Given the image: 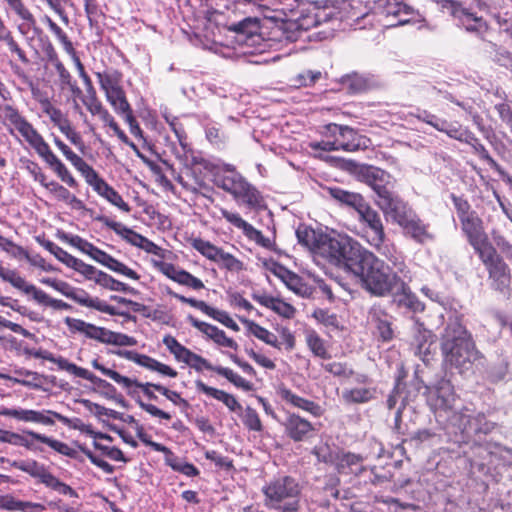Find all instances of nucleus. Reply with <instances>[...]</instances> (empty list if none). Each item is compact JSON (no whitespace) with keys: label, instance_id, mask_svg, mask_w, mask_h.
I'll return each instance as SVG.
<instances>
[{"label":"nucleus","instance_id":"6e6d98bb","mask_svg":"<svg viewBox=\"0 0 512 512\" xmlns=\"http://www.w3.org/2000/svg\"><path fill=\"white\" fill-rule=\"evenodd\" d=\"M417 334L415 335L416 350L418 356L426 355L429 352V346L432 343V333L424 329L421 325H416Z\"/></svg>","mask_w":512,"mask_h":512},{"label":"nucleus","instance_id":"412c9836","mask_svg":"<svg viewBox=\"0 0 512 512\" xmlns=\"http://www.w3.org/2000/svg\"><path fill=\"white\" fill-rule=\"evenodd\" d=\"M377 206L382 210L387 219L401 225L411 214L407 205L395 195L391 189L384 192L380 198L376 199Z\"/></svg>","mask_w":512,"mask_h":512},{"label":"nucleus","instance_id":"37998d69","mask_svg":"<svg viewBox=\"0 0 512 512\" xmlns=\"http://www.w3.org/2000/svg\"><path fill=\"white\" fill-rule=\"evenodd\" d=\"M329 193L333 199L353 207L357 212L366 203L360 194L349 192L341 188H330Z\"/></svg>","mask_w":512,"mask_h":512},{"label":"nucleus","instance_id":"4be33fe9","mask_svg":"<svg viewBox=\"0 0 512 512\" xmlns=\"http://www.w3.org/2000/svg\"><path fill=\"white\" fill-rule=\"evenodd\" d=\"M187 319L194 328L201 332L207 340L212 341L216 346L229 348L234 351L238 349V343L233 338L227 336L225 331L219 329L217 326L200 321L193 316H188Z\"/></svg>","mask_w":512,"mask_h":512},{"label":"nucleus","instance_id":"4d7b16f0","mask_svg":"<svg viewBox=\"0 0 512 512\" xmlns=\"http://www.w3.org/2000/svg\"><path fill=\"white\" fill-rule=\"evenodd\" d=\"M98 118L103 122L104 126H108L110 129L113 130V132L117 135L121 142L128 145L132 149L137 150L136 145L128 139L124 131L120 129L114 117L107 109Z\"/></svg>","mask_w":512,"mask_h":512},{"label":"nucleus","instance_id":"f3484780","mask_svg":"<svg viewBox=\"0 0 512 512\" xmlns=\"http://www.w3.org/2000/svg\"><path fill=\"white\" fill-rule=\"evenodd\" d=\"M460 224L463 234L477 255L493 247L484 230L483 221L477 213L460 220Z\"/></svg>","mask_w":512,"mask_h":512},{"label":"nucleus","instance_id":"c85d7f7f","mask_svg":"<svg viewBox=\"0 0 512 512\" xmlns=\"http://www.w3.org/2000/svg\"><path fill=\"white\" fill-rule=\"evenodd\" d=\"M278 394L285 402L296 408L306 411L315 417H320L323 413L322 408L317 403L298 396L285 387L279 388Z\"/></svg>","mask_w":512,"mask_h":512},{"label":"nucleus","instance_id":"864d4df0","mask_svg":"<svg viewBox=\"0 0 512 512\" xmlns=\"http://www.w3.org/2000/svg\"><path fill=\"white\" fill-rule=\"evenodd\" d=\"M131 396H135L138 390H141L145 396L150 400H156L157 396L154 393V383L151 382H138L136 379L129 378L127 385H120Z\"/></svg>","mask_w":512,"mask_h":512},{"label":"nucleus","instance_id":"dca6fc26","mask_svg":"<svg viewBox=\"0 0 512 512\" xmlns=\"http://www.w3.org/2000/svg\"><path fill=\"white\" fill-rule=\"evenodd\" d=\"M31 355L34 356L35 358H40V359L50 361V362L56 364L58 369L63 370L75 377L85 379L98 387L106 388V387L110 386V384L106 380H103V379L97 377L96 375L91 373L86 368L77 366L76 364L68 361L64 357H61V356L55 357L51 352H49L47 350L33 351V352H31Z\"/></svg>","mask_w":512,"mask_h":512},{"label":"nucleus","instance_id":"603ef678","mask_svg":"<svg viewBox=\"0 0 512 512\" xmlns=\"http://www.w3.org/2000/svg\"><path fill=\"white\" fill-rule=\"evenodd\" d=\"M216 373L226 378L237 388H240L244 391H251L253 389V384L250 381L246 380L228 367L220 366L217 368Z\"/></svg>","mask_w":512,"mask_h":512},{"label":"nucleus","instance_id":"473e14b6","mask_svg":"<svg viewBox=\"0 0 512 512\" xmlns=\"http://www.w3.org/2000/svg\"><path fill=\"white\" fill-rule=\"evenodd\" d=\"M336 468L340 474L358 475L363 470V458L354 453H341L336 457Z\"/></svg>","mask_w":512,"mask_h":512},{"label":"nucleus","instance_id":"2eb2a0df","mask_svg":"<svg viewBox=\"0 0 512 512\" xmlns=\"http://www.w3.org/2000/svg\"><path fill=\"white\" fill-rule=\"evenodd\" d=\"M481 262L486 267L489 278L493 282V287L497 290H504L510 283V272L507 264L497 253L495 247L486 249L478 255Z\"/></svg>","mask_w":512,"mask_h":512},{"label":"nucleus","instance_id":"f257e3e1","mask_svg":"<svg viewBox=\"0 0 512 512\" xmlns=\"http://www.w3.org/2000/svg\"><path fill=\"white\" fill-rule=\"evenodd\" d=\"M296 236L315 255L359 277L363 287L373 295L389 294L398 282L396 273L383 260L347 234L301 226Z\"/></svg>","mask_w":512,"mask_h":512},{"label":"nucleus","instance_id":"a878e982","mask_svg":"<svg viewBox=\"0 0 512 512\" xmlns=\"http://www.w3.org/2000/svg\"><path fill=\"white\" fill-rule=\"evenodd\" d=\"M56 418L60 422L67 424L69 419L58 412L52 410H32L18 408L16 420L22 422L39 423L43 425H53Z\"/></svg>","mask_w":512,"mask_h":512},{"label":"nucleus","instance_id":"49530a36","mask_svg":"<svg viewBox=\"0 0 512 512\" xmlns=\"http://www.w3.org/2000/svg\"><path fill=\"white\" fill-rule=\"evenodd\" d=\"M191 246L199 252L206 259L216 262L220 255L222 248L214 245L208 240H204L200 237L192 238L190 240Z\"/></svg>","mask_w":512,"mask_h":512},{"label":"nucleus","instance_id":"cd10ccee","mask_svg":"<svg viewBox=\"0 0 512 512\" xmlns=\"http://www.w3.org/2000/svg\"><path fill=\"white\" fill-rule=\"evenodd\" d=\"M195 387L198 392L222 402L231 412L239 413L242 411V406L234 395L224 390L208 386L201 380L195 381Z\"/></svg>","mask_w":512,"mask_h":512},{"label":"nucleus","instance_id":"9d476101","mask_svg":"<svg viewBox=\"0 0 512 512\" xmlns=\"http://www.w3.org/2000/svg\"><path fill=\"white\" fill-rule=\"evenodd\" d=\"M65 324L72 333L82 334L86 338L98 341L102 344L114 346H135L137 344V340L132 336L114 332L81 319L67 317Z\"/></svg>","mask_w":512,"mask_h":512},{"label":"nucleus","instance_id":"423d86ee","mask_svg":"<svg viewBox=\"0 0 512 512\" xmlns=\"http://www.w3.org/2000/svg\"><path fill=\"white\" fill-rule=\"evenodd\" d=\"M321 139L311 141L308 146L313 151H346L355 152L367 147L368 139L360 135L355 129L336 123H329L319 130Z\"/></svg>","mask_w":512,"mask_h":512},{"label":"nucleus","instance_id":"ea45409f","mask_svg":"<svg viewBox=\"0 0 512 512\" xmlns=\"http://www.w3.org/2000/svg\"><path fill=\"white\" fill-rule=\"evenodd\" d=\"M105 98L115 113L120 116H124L132 111L123 87L106 93Z\"/></svg>","mask_w":512,"mask_h":512},{"label":"nucleus","instance_id":"09e8293b","mask_svg":"<svg viewBox=\"0 0 512 512\" xmlns=\"http://www.w3.org/2000/svg\"><path fill=\"white\" fill-rule=\"evenodd\" d=\"M67 242L97 262L103 250L78 235L66 237Z\"/></svg>","mask_w":512,"mask_h":512},{"label":"nucleus","instance_id":"bb28decb","mask_svg":"<svg viewBox=\"0 0 512 512\" xmlns=\"http://www.w3.org/2000/svg\"><path fill=\"white\" fill-rule=\"evenodd\" d=\"M361 175L366 183L374 190L377 198H380L384 192L389 191L390 175L384 170L374 166H364L361 169Z\"/></svg>","mask_w":512,"mask_h":512},{"label":"nucleus","instance_id":"20e7f679","mask_svg":"<svg viewBox=\"0 0 512 512\" xmlns=\"http://www.w3.org/2000/svg\"><path fill=\"white\" fill-rule=\"evenodd\" d=\"M3 122H8L34 149L37 155L53 170L56 176L67 186L76 188L78 182L66 165L53 153L48 143L36 128L11 105L3 110Z\"/></svg>","mask_w":512,"mask_h":512},{"label":"nucleus","instance_id":"1a4fd4ad","mask_svg":"<svg viewBox=\"0 0 512 512\" xmlns=\"http://www.w3.org/2000/svg\"><path fill=\"white\" fill-rule=\"evenodd\" d=\"M264 504L269 509L295 512L299 508L301 487L290 476H281L262 487Z\"/></svg>","mask_w":512,"mask_h":512},{"label":"nucleus","instance_id":"72a5a7b5","mask_svg":"<svg viewBox=\"0 0 512 512\" xmlns=\"http://www.w3.org/2000/svg\"><path fill=\"white\" fill-rule=\"evenodd\" d=\"M242 322L245 324L247 331L255 338L278 350L281 349V343L273 332L252 320H242Z\"/></svg>","mask_w":512,"mask_h":512},{"label":"nucleus","instance_id":"39448f33","mask_svg":"<svg viewBox=\"0 0 512 512\" xmlns=\"http://www.w3.org/2000/svg\"><path fill=\"white\" fill-rule=\"evenodd\" d=\"M444 362L463 372L469 365L482 358L476 349L471 333L456 318L446 325L441 338Z\"/></svg>","mask_w":512,"mask_h":512},{"label":"nucleus","instance_id":"393cba45","mask_svg":"<svg viewBox=\"0 0 512 512\" xmlns=\"http://www.w3.org/2000/svg\"><path fill=\"white\" fill-rule=\"evenodd\" d=\"M252 298L261 306L272 310L285 319H292L296 314L295 307L279 297H274L264 292H256L252 294Z\"/></svg>","mask_w":512,"mask_h":512},{"label":"nucleus","instance_id":"2f4dec72","mask_svg":"<svg viewBox=\"0 0 512 512\" xmlns=\"http://www.w3.org/2000/svg\"><path fill=\"white\" fill-rule=\"evenodd\" d=\"M455 19L466 31L476 33L477 35L484 34L488 29V26L482 17L477 16L475 13L463 6L459 10Z\"/></svg>","mask_w":512,"mask_h":512},{"label":"nucleus","instance_id":"a18cd8bd","mask_svg":"<svg viewBox=\"0 0 512 512\" xmlns=\"http://www.w3.org/2000/svg\"><path fill=\"white\" fill-rule=\"evenodd\" d=\"M375 392L373 387L350 388L342 392V398L346 403H365L374 398Z\"/></svg>","mask_w":512,"mask_h":512},{"label":"nucleus","instance_id":"13d9d810","mask_svg":"<svg viewBox=\"0 0 512 512\" xmlns=\"http://www.w3.org/2000/svg\"><path fill=\"white\" fill-rule=\"evenodd\" d=\"M0 41H4L11 52L15 53L19 60L23 63L27 62L26 55L24 51L19 47V45L14 41L11 32L4 25L2 19L0 18Z\"/></svg>","mask_w":512,"mask_h":512},{"label":"nucleus","instance_id":"680f3d73","mask_svg":"<svg viewBox=\"0 0 512 512\" xmlns=\"http://www.w3.org/2000/svg\"><path fill=\"white\" fill-rule=\"evenodd\" d=\"M41 245L47 251H49L51 254H53L57 258V260L62 262L67 267H70L73 260L75 259V257L73 255H71L70 253H68L63 248H61L60 246H58L57 244H55L54 242H52L50 240L43 241L41 243Z\"/></svg>","mask_w":512,"mask_h":512},{"label":"nucleus","instance_id":"aec40b11","mask_svg":"<svg viewBox=\"0 0 512 512\" xmlns=\"http://www.w3.org/2000/svg\"><path fill=\"white\" fill-rule=\"evenodd\" d=\"M114 355L129 360L141 367H144L150 371L159 373L162 376L175 378L178 372L171 366L164 364L148 355L140 354L132 350H116L112 352Z\"/></svg>","mask_w":512,"mask_h":512},{"label":"nucleus","instance_id":"58836bf2","mask_svg":"<svg viewBox=\"0 0 512 512\" xmlns=\"http://www.w3.org/2000/svg\"><path fill=\"white\" fill-rule=\"evenodd\" d=\"M97 439L111 441V437L109 435L102 433L96 434L95 441L93 442L94 447L112 461L123 463H127L129 461V459L125 457L124 453L119 448L103 444Z\"/></svg>","mask_w":512,"mask_h":512},{"label":"nucleus","instance_id":"ddd939ff","mask_svg":"<svg viewBox=\"0 0 512 512\" xmlns=\"http://www.w3.org/2000/svg\"><path fill=\"white\" fill-rule=\"evenodd\" d=\"M359 220L366 225L362 237L377 251L385 254V232L379 214L365 203L357 212Z\"/></svg>","mask_w":512,"mask_h":512},{"label":"nucleus","instance_id":"774afa93","mask_svg":"<svg viewBox=\"0 0 512 512\" xmlns=\"http://www.w3.org/2000/svg\"><path fill=\"white\" fill-rule=\"evenodd\" d=\"M217 263L220 267L233 272H239L243 269V263L232 254L225 252L223 249L217 258Z\"/></svg>","mask_w":512,"mask_h":512},{"label":"nucleus","instance_id":"e2e57ef3","mask_svg":"<svg viewBox=\"0 0 512 512\" xmlns=\"http://www.w3.org/2000/svg\"><path fill=\"white\" fill-rule=\"evenodd\" d=\"M206 315L211 317L212 319L218 321L225 327L233 330L234 332H238L240 330L239 325L224 310H219L217 308L210 306Z\"/></svg>","mask_w":512,"mask_h":512},{"label":"nucleus","instance_id":"7c9ffc66","mask_svg":"<svg viewBox=\"0 0 512 512\" xmlns=\"http://www.w3.org/2000/svg\"><path fill=\"white\" fill-rule=\"evenodd\" d=\"M400 226L419 243H426L434 238L433 234L428 230V225L415 215L410 214Z\"/></svg>","mask_w":512,"mask_h":512},{"label":"nucleus","instance_id":"4c0bfd02","mask_svg":"<svg viewBox=\"0 0 512 512\" xmlns=\"http://www.w3.org/2000/svg\"><path fill=\"white\" fill-rule=\"evenodd\" d=\"M6 5L9 11L13 12L20 20H22V24L19 26V29L22 32H24V29L34 27L35 18L22 0H10Z\"/></svg>","mask_w":512,"mask_h":512},{"label":"nucleus","instance_id":"de8ad7c7","mask_svg":"<svg viewBox=\"0 0 512 512\" xmlns=\"http://www.w3.org/2000/svg\"><path fill=\"white\" fill-rule=\"evenodd\" d=\"M305 340L314 356L322 359L330 357L324 340L314 330L305 331Z\"/></svg>","mask_w":512,"mask_h":512},{"label":"nucleus","instance_id":"f8f14e48","mask_svg":"<svg viewBox=\"0 0 512 512\" xmlns=\"http://www.w3.org/2000/svg\"><path fill=\"white\" fill-rule=\"evenodd\" d=\"M335 21L325 9H316L314 12L301 15L297 19H287L282 23V30L287 40L296 41L303 31H308L324 22Z\"/></svg>","mask_w":512,"mask_h":512},{"label":"nucleus","instance_id":"79ce46f5","mask_svg":"<svg viewBox=\"0 0 512 512\" xmlns=\"http://www.w3.org/2000/svg\"><path fill=\"white\" fill-rule=\"evenodd\" d=\"M38 480L42 484H44L46 487L58 492L59 494L68 495L70 497L78 496L76 491L72 487H70L69 485L60 481L57 477H55L53 474H51L46 468L43 470V472Z\"/></svg>","mask_w":512,"mask_h":512},{"label":"nucleus","instance_id":"bf43d9fd","mask_svg":"<svg viewBox=\"0 0 512 512\" xmlns=\"http://www.w3.org/2000/svg\"><path fill=\"white\" fill-rule=\"evenodd\" d=\"M69 268L81 274L85 279L94 281L95 283H97V279L102 272L101 270L96 269L94 266L87 264L76 257Z\"/></svg>","mask_w":512,"mask_h":512},{"label":"nucleus","instance_id":"338daca9","mask_svg":"<svg viewBox=\"0 0 512 512\" xmlns=\"http://www.w3.org/2000/svg\"><path fill=\"white\" fill-rule=\"evenodd\" d=\"M102 288L108 289L110 291H116V292H127L129 287L127 284L116 280L109 274L105 272H101L99 278L97 279V283Z\"/></svg>","mask_w":512,"mask_h":512},{"label":"nucleus","instance_id":"c9c22d12","mask_svg":"<svg viewBox=\"0 0 512 512\" xmlns=\"http://www.w3.org/2000/svg\"><path fill=\"white\" fill-rule=\"evenodd\" d=\"M25 433L27 436H30L32 440L46 444L51 449H53L54 451L58 452L61 455L68 456L71 458L76 457V451L64 442L53 439L44 434L34 432L32 430H28Z\"/></svg>","mask_w":512,"mask_h":512},{"label":"nucleus","instance_id":"c756f323","mask_svg":"<svg viewBox=\"0 0 512 512\" xmlns=\"http://www.w3.org/2000/svg\"><path fill=\"white\" fill-rule=\"evenodd\" d=\"M20 291L26 295H31L33 300L40 305L48 306L55 310H67L70 308L69 304L66 302L50 297L45 291L27 281H25Z\"/></svg>","mask_w":512,"mask_h":512},{"label":"nucleus","instance_id":"c03bdc74","mask_svg":"<svg viewBox=\"0 0 512 512\" xmlns=\"http://www.w3.org/2000/svg\"><path fill=\"white\" fill-rule=\"evenodd\" d=\"M104 94L121 88L122 74L116 70L95 73Z\"/></svg>","mask_w":512,"mask_h":512},{"label":"nucleus","instance_id":"f704fd0d","mask_svg":"<svg viewBox=\"0 0 512 512\" xmlns=\"http://www.w3.org/2000/svg\"><path fill=\"white\" fill-rule=\"evenodd\" d=\"M80 173L84 177L86 183L103 199L108 195L111 189H113V187L100 177L96 170L90 165Z\"/></svg>","mask_w":512,"mask_h":512},{"label":"nucleus","instance_id":"7ed1b4c3","mask_svg":"<svg viewBox=\"0 0 512 512\" xmlns=\"http://www.w3.org/2000/svg\"><path fill=\"white\" fill-rule=\"evenodd\" d=\"M456 401L454 388L449 380L441 379L435 386L427 387V403L438 418L447 420L462 433H488L493 423L487 422L483 414L472 416L467 409L456 412L453 410Z\"/></svg>","mask_w":512,"mask_h":512},{"label":"nucleus","instance_id":"b1692460","mask_svg":"<svg viewBox=\"0 0 512 512\" xmlns=\"http://www.w3.org/2000/svg\"><path fill=\"white\" fill-rule=\"evenodd\" d=\"M273 273L277 276L284 285L301 297H309L312 295L313 289L296 273L286 269L284 266L275 264Z\"/></svg>","mask_w":512,"mask_h":512},{"label":"nucleus","instance_id":"f03ea898","mask_svg":"<svg viewBox=\"0 0 512 512\" xmlns=\"http://www.w3.org/2000/svg\"><path fill=\"white\" fill-rule=\"evenodd\" d=\"M98 220L102 222L105 227L113 230L127 243L141 248L145 252L156 256L157 258H153L151 260L152 266L171 281L193 290H201L205 288V285L201 279L192 275L190 272L174 265L173 263L166 262L165 259L167 253L169 252L162 249L148 238L135 232L124 224L114 221L108 217L102 216L99 217Z\"/></svg>","mask_w":512,"mask_h":512},{"label":"nucleus","instance_id":"0e129e2a","mask_svg":"<svg viewBox=\"0 0 512 512\" xmlns=\"http://www.w3.org/2000/svg\"><path fill=\"white\" fill-rule=\"evenodd\" d=\"M60 132L65 135V137L80 150L84 149V141L81 134L72 126L69 119H67L64 124L58 127Z\"/></svg>","mask_w":512,"mask_h":512},{"label":"nucleus","instance_id":"69168bd1","mask_svg":"<svg viewBox=\"0 0 512 512\" xmlns=\"http://www.w3.org/2000/svg\"><path fill=\"white\" fill-rule=\"evenodd\" d=\"M12 466L36 479H39L43 470L46 468L44 465L39 464L35 460L15 461L13 462Z\"/></svg>","mask_w":512,"mask_h":512},{"label":"nucleus","instance_id":"052dcab7","mask_svg":"<svg viewBox=\"0 0 512 512\" xmlns=\"http://www.w3.org/2000/svg\"><path fill=\"white\" fill-rule=\"evenodd\" d=\"M163 117L165 121L169 124L171 130L174 132L181 148L186 154L188 151H190V149L188 147L187 136L183 126L178 122V119L176 117H170L167 112L163 113Z\"/></svg>","mask_w":512,"mask_h":512},{"label":"nucleus","instance_id":"9b49d317","mask_svg":"<svg viewBox=\"0 0 512 512\" xmlns=\"http://www.w3.org/2000/svg\"><path fill=\"white\" fill-rule=\"evenodd\" d=\"M233 48L243 54L262 53L266 44L260 32V22L257 18H246L231 28Z\"/></svg>","mask_w":512,"mask_h":512},{"label":"nucleus","instance_id":"5701e85b","mask_svg":"<svg viewBox=\"0 0 512 512\" xmlns=\"http://www.w3.org/2000/svg\"><path fill=\"white\" fill-rule=\"evenodd\" d=\"M410 116L432 126L439 132L445 133L452 139H461L463 136L461 125L449 123L447 120L439 118L427 110L417 109L416 113H410Z\"/></svg>","mask_w":512,"mask_h":512},{"label":"nucleus","instance_id":"5fc2aeb1","mask_svg":"<svg viewBox=\"0 0 512 512\" xmlns=\"http://www.w3.org/2000/svg\"><path fill=\"white\" fill-rule=\"evenodd\" d=\"M39 103L41 105L42 111L49 117L51 122L57 128L64 124V122L68 119L59 108L55 107L51 103L47 97L40 98Z\"/></svg>","mask_w":512,"mask_h":512},{"label":"nucleus","instance_id":"0eeeda50","mask_svg":"<svg viewBox=\"0 0 512 512\" xmlns=\"http://www.w3.org/2000/svg\"><path fill=\"white\" fill-rule=\"evenodd\" d=\"M361 18L369 23L377 22L382 27L390 28L418 22L421 15L400 0H374L371 10Z\"/></svg>","mask_w":512,"mask_h":512},{"label":"nucleus","instance_id":"6ab92c4d","mask_svg":"<svg viewBox=\"0 0 512 512\" xmlns=\"http://www.w3.org/2000/svg\"><path fill=\"white\" fill-rule=\"evenodd\" d=\"M285 434L294 442H304L318 431L316 426L296 413H287L282 423Z\"/></svg>","mask_w":512,"mask_h":512},{"label":"nucleus","instance_id":"4468645a","mask_svg":"<svg viewBox=\"0 0 512 512\" xmlns=\"http://www.w3.org/2000/svg\"><path fill=\"white\" fill-rule=\"evenodd\" d=\"M163 344L174 356L177 362H181L194 369L196 372H203L204 370L213 371L216 373L217 368L220 366L212 365L207 359L198 355L182 345L172 335L163 337Z\"/></svg>","mask_w":512,"mask_h":512},{"label":"nucleus","instance_id":"6e6552de","mask_svg":"<svg viewBox=\"0 0 512 512\" xmlns=\"http://www.w3.org/2000/svg\"><path fill=\"white\" fill-rule=\"evenodd\" d=\"M213 183L229 193L239 205H244L255 211L265 207V200L261 192L241 174H224L216 171L213 174Z\"/></svg>","mask_w":512,"mask_h":512},{"label":"nucleus","instance_id":"a211bd4d","mask_svg":"<svg viewBox=\"0 0 512 512\" xmlns=\"http://www.w3.org/2000/svg\"><path fill=\"white\" fill-rule=\"evenodd\" d=\"M222 217L233 227L242 231L243 235L249 240L266 249L273 246L272 241L263 235L252 224L247 222L238 212L229 211L223 207L219 208Z\"/></svg>","mask_w":512,"mask_h":512},{"label":"nucleus","instance_id":"a19ab883","mask_svg":"<svg viewBox=\"0 0 512 512\" xmlns=\"http://www.w3.org/2000/svg\"><path fill=\"white\" fill-rule=\"evenodd\" d=\"M38 480L42 484H44L46 487L58 492L59 494L68 495L70 497L78 496L76 491L72 487H70L69 485L60 481L57 477H55L53 474H51L46 468L43 470V472Z\"/></svg>","mask_w":512,"mask_h":512},{"label":"nucleus","instance_id":"e433bc0d","mask_svg":"<svg viewBox=\"0 0 512 512\" xmlns=\"http://www.w3.org/2000/svg\"><path fill=\"white\" fill-rule=\"evenodd\" d=\"M98 263L107 267L108 269L121 274L132 280H139V275L136 271L126 266L124 263L112 257L105 251H102L100 257L97 260Z\"/></svg>","mask_w":512,"mask_h":512},{"label":"nucleus","instance_id":"8fccbe9b","mask_svg":"<svg viewBox=\"0 0 512 512\" xmlns=\"http://www.w3.org/2000/svg\"><path fill=\"white\" fill-rule=\"evenodd\" d=\"M53 142L78 172H81L89 165L82 157L73 152L59 137H54Z\"/></svg>","mask_w":512,"mask_h":512},{"label":"nucleus","instance_id":"3c124183","mask_svg":"<svg viewBox=\"0 0 512 512\" xmlns=\"http://www.w3.org/2000/svg\"><path fill=\"white\" fill-rule=\"evenodd\" d=\"M26 431L27 430H25L23 434H19L16 432L0 429V442L32 449L33 440L30 438V436L26 435Z\"/></svg>","mask_w":512,"mask_h":512}]
</instances>
